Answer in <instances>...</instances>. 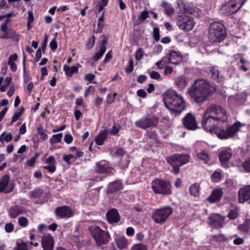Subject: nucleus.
<instances>
[{
  "label": "nucleus",
  "mask_w": 250,
  "mask_h": 250,
  "mask_svg": "<svg viewBox=\"0 0 250 250\" xmlns=\"http://www.w3.org/2000/svg\"><path fill=\"white\" fill-rule=\"evenodd\" d=\"M216 91L214 86L206 80H196L188 88V93L191 99L197 104H201L206 101Z\"/></svg>",
  "instance_id": "1"
},
{
  "label": "nucleus",
  "mask_w": 250,
  "mask_h": 250,
  "mask_svg": "<svg viewBox=\"0 0 250 250\" xmlns=\"http://www.w3.org/2000/svg\"><path fill=\"white\" fill-rule=\"evenodd\" d=\"M164 102L166 107L173 113L179 114L185 107L183 97L175 90H168L165 92Z\"/></svg>",
  "instance_id": "2"
},
{
  "label": "nucleus",
  "mask_w": 250,
  "mask_h": 250,
  "mask_svg": "<svg viewBox=\"0 0 250 250\" xmlns=\"http://www.w3.org/2000/svg\"><path fill=\"white\" fill-rule=\"evenodd\" d=\"M226 34L224 26L220 22H213L209 27L208 38L211 43L223 41L226 38Z\"/></svg>",
  "instance_id": "3"
},
{
  "label": "nucleus",
  "mask_w": 250,
  "mask_h": 250,
  "mask_svg": "<svg viewBox=\"0 0 250 250\" xmlns=\"http://www.w3.org/2000/svg\"><path fill=\"white\" fill-rule=\"evenodd\" d=\"M205 110L221 125L228 124L229 113L221 105L211 104L207 107Z\"/></svg>",
  "instance_id": "4"
},
{
  "label": "nucleus",
  "mask_w": 250,
  "mask_h": 250,
  "mask_svg": "<svg viewBox=\"0 0 250 250\" xmlns=\"http://www.w3.org/2000/svg\"><path fill=\"white\" fill-rule=\"evenodd\" d=\"M190 160V156L188 154H175L167 158V161L172 167V172L178 174L180 172V167L187 164Z\"/></svg>",
  "instance_id": "5"
},
{
  "label": "nucleus",
  "mask_w": 250,
  "mask_h": 250,
  "mask_svg": "<svg viewBox=\"0 0 250 250\" xmlns=\"http://www.w3.org/2000/svg\"><path fill=\"white\" fill-rule=\"evenodd\" d=\"M151 188L157 194L166 195L172 194L171 185L168 180L156 179L152 182Z\"/></svg>",
  "instance_id": "6"
},
{
  "label": "nucleus",
  "mask_w": 250,
  "mask_h": 250,
  "mask_svg": "<svg viewBox=\"0 0 250 250\" xmlns=\"http://www.w3.org/2000/svg\"><path fill=\"white\" fill-rule=\"evenodd\" d=\"M201 124L203 128L207 132H215L216 134L219 132L220 129L218 126L221 125L206 110L203 115Z\"/></svg>",
  "instance_id": "7"
},
{
  "label": "nucleus",
  "mask_w": 250,
  "mask_h": 250,
  "mask_svg": "<svg viewBox=\"0 0 250 250\" xmlns=\"http://www.w3.org/2000/svg\"><path fill=\"white\" fill-rule=\"evenodd\" d=\"M173 209L168 206H165L154 210L152 215V220L157 224H163L172 214Z\"/></svg>",
  "instance_id": "8"
},
{
  "label": "nucleus",
  "mask_w": 250,
  "mask_h": 250,
  "mask_svg": "<svg viewBox=\"0 0 250 250\" xmlns=\"http://www.w3.org/2000/svg\"><path fill=\"white\" fill-rule=\"evenodd\" d=\"M89 230L97 245L101 246L109 242V234L108 232L102 229L99 227L92 226L90 228Z\"/></svg>",
  "instance_id": "9"
},
{
  "label": "nucleus",
  "mask_w": 250,
  "mask_h": 250,
  "mask_svg": "<svg viewBox=\"0 0 250 250\" xmlns=\"http://www.w3.org/2000/svg\"><path fill=\"white\" fill-rule=\"evenodd\" d=\"M159 123L158 118L154 116L145 115L136 121V126L143 129L156 127Z\"/></svg>",
  "instance_id": "10"
},
{
  "label": "nucleus",
  "mask_w": 250,
  "mask_h": 250,
  "mask_svg": "<svg viewBox=\"0 0 250 250\" xmlns=\"http://www.w3.org/2000/svg\"><path fill=\"white\" fill-rule=\"evenodd\" d=\"M247 0H230L229 2L224 5L222 12L228 15H231L240 9Z\"/></svg>",
  "instance_id": "11"
},
{
  "label": "nucleus",
  "mask_w": 250,
  "mask_h": 250,
  "mask_svg": "<svg viewBox=\"0 0 250 250\" xmlns=\"http://www.w3.org/2000/svg\"><path fill=\"white\" fill-rule=\"evenodd\" d=\"M241 126V123L237 122L229 127L226 130L220 129L219 132H217V135L221 139L232 137L239 130Z\"/></svg>",
  "instance_id": "12"
},
{
  "label": "nucleus",
  "mask_w": 250,
  "mask_h": 250,
  "mask_svg": "<svg viewBox=\"0 0 250 250\" xmlns=\"http://www.w3.org/2000/svg\"><path fill=\"white\" fill-rule=\"evenodd\" d=\"M15 187V183L13 180H10L8 175H4L0 179V193H9L11 192Z\"/></svg>",
  "instance_id": "13"
},
{
  "label": "nucleus",
  "mask_w": 250,
  "mask_h": 250,
  "mask_svg": "<svg viewBox=\"0 0 250 250\" xmlns=\"http://www.w3.org/2000/svg\"><path fill=\"white\" fill-rule=\"evenodd\" d=\"M194 24L193 19L186 16L180 17L177 22L179 27L181 29L187 31L192 29Z\"/></svg>",
  "instance_id": "14"
},
{
  "label": "nucleus",
  "mask_w": 250,
  "mask_h": 250,
  "mask_svg": "<svg viewBox=\"0 0 250 250\" xmlns=\"http://www.w3.org/2000/svg\"><path fill=\"white\" fill-rule=\"evenodd\" d=\"M183 124L188 129L195 130L198 128L197 123L194 116L190 113H188L183 118Z\"/></svg>",
  "instance_id": "15"
},
{
  "label": "nucleus",
  "mask_w": 250,
  "mask_h": 250,
  "mask_svg": "<svg viewBox=\"0 0 250 250\" xmlns=\"http://www.w3.org/2000/svg\"><path fill=\"white\" fill-rule=\"evenodd\" d=\"M224 221L225 217L217 214H212L209 217V224L215 229L223 228Z\"/></svg>",
  "instance_id": "16"
},
{
  "label": "nucleus",
  "mask_w": 250,
  "mask_h": 250,
  "mask_svg": "<svg viewBox=\"0 0 250 250\" xmlns=\"http://www.w3.org/2000/svg\"><path fill=\"white\" fill-rule=\"evenodd\" d=\"M55 213L58 217L62 218H69L73 215V211L71 208L67 206L58 207L55 209Z\"/></svg>",
  "instance_id": "17"
},
{
  "label": "nucleus",
  "mask_w": 250,
  "mask_h": 250,
  "mask_svg": "<svg viewBox=\"0 0 250 250\" xmlns=\"http://www.w3.org/2000/svg\"><path fill=\"white\" fill-rule=\"evenodd\" d=\"M26 209L23 207L14 205L10 208L8 210V214L12 218H16L19 215L26 213Z\"/></svg>",
  "instance_id": "18"
},
{
  "label": "nucleus",
  "mask_w": 250,
  "mask_h": 250,
  "mask_svg": "<svg viewBox=\"0 0 250 250\" xmlns=\"http://www.w3.org/2000/svg\"><path fill=\"white\" fill-rule=\"evenodd\" d=\"M238 196L239 202L241 203L250 200V186L241 188L238 192Z\"/></svg>",
  "instance_id": "19"
},
{
  "label": "nucleus",
  "mask_w": 250,
  "mask_h": 250,
  "mask_svg": "<svg viewBox=\"0 0 250 250\" xmlns=\"http://www.w3.org/2000/svg\"><path fill=\"white\" fill-rule=\"evenodd\" d=\"M96 172L99 173H110L112 172L113 168L109 166L105 162H97L96 164L95 169Z\"/></svg>",
  "instance_id": "20"
},
{
  "label": "nucleus",
  "mask_w": 250,
  "mask_h": 250,
  "mask_svg": "<svg viewBox=\"0 0 250 250\" xmlns=\"http://www.w3.org/2000/svg\"><path fill=\"white\" fill-rule=\"evenodd\" d=\"M42 245L43 250H52L54 247V240L50 234H47L42 237Z\"/></svg>",
  "instance_id": "21"
},
{
  "label": "nucleus",
  "mask_w": 250,
  "mask_h": 250,
  "mask_svg": "<svg viewBox=\"0 0 250 250\" xmlns=\"http://www.w3.org/2000/svg\"><path fill=\"white\" fill-rule=\"evenodd\" d=\"M108 222L110 224L117 223L120 220L118 210L115 208L110 209L106 214Z\"/></svg>",
  "instance_id": "22"
},
{
  "label": "nucleus",
  "mask_w": 250,
  "mask_h": 250,
  "mask_svg": "<svg viewBox=\"0 0 250 250\" xmlns=\"http://www.w3.org/2000/svg\"><path fill=\"white\" fill-rule=\"evenodd\" d=\"M107 43V38L105 36H104V40L102 41L100 45L99 51L95 53L92 57V59L94 61H97L100 59L104 54L106 51V45Z\"/></svg>",
  "instance_id": "23"
},
{
  "label": "nucleus",
  "mask_w": 250,
  "mask_h": 250,
  "mask_svg": "<svg viewBox=\"0 0 250 250\" xmlns=\"http://www.w3.org/2000/svg\"><path fill=\"white\" fill-rule=\"evenodd\" d=\"M223 195V191L221 188L215 189L208 197V200L210 203L218 202L221 200Z\"/></svg>",
  "instance_id": "24"
},
{
  "label": "nucleus",
  "mask_w": 250,
  "mask_h": 250,
  "mask_svg": "<svg viewBox=\"0 0 250 250\" xmlns=\"http://www.w3.org/2000/svg\"><path fill=\"white\" fill-rule=\"evenodd\" d=\"M123 188V184L120 180H117L113 182L110 183L108 185V192L113 193Z\"/></svg>",
  "instance_id": "25"
},
{
  "label": "nucleus",
  "mask_w": 250,
  "mask_h": 250,
  "mask_svg": "<svg viewBox=\"0 0 250 250\" xmlns=\"http://www.w3.org/2000/svg\"><path fill=\"white\" fill-rule=\"evenodd\" d=\"M231 157V153L227 150H222L219 154V159L221 164L224 167L227 166V163Z\"/></svg>",
  "instance_id": "26"
},
{
  "label": "nucleus",
  "mask_w": 250,
  "mask_h": 250,
  "mask_svg": "<svg viewBox=\"0 0 250 250\" xmlns=\"http://www.w3.org/2000/svg\"><path fill=\"white\" fill-rule=\"evenodd\" d=\"M171 63L177 65L182 61V57L177 52L171 51L169 54Z\"/></svg>",
  "instance_id": "27"
},
{
  "label": "nucleus",
  "mask_w": 250,
  "mask_h": 250,
  "mask_svg": "<svg viewBox=\"0 0 250 250\" xmlns=\"http://www.w3.org/2000/svg\"><path fill=\"white\" fill-rule=\"evenodd\" d=\"M115 241L117 247L120 250L125 249L128 244V240L123 236L116 237Z\"/></svg>",
  "instance_id": "28"
},
{
  "label": "nucleus",
  "mask_w": 250,
  "mask_h": 250,
  "mask_svg": "<svg viewBox=\"0 0 250 250\" xmlns=\"http://www.w3.org/2000/svg\"><path fill=\"white\" fill-rule=\"evenodd\" d=\"M174 82L177 86L181 89L185 88L188 84V80L183 76L176 77L174 79Z\"/></svg>",
  "instance_id": "29"
},
{
  "label": "nucleus",
  "mask_w": 250,
  "mask_h": 250,
  "mask_svg": "<svg viewBox=\"0 0 250 250\" xmlns=\"http://www.w3.org/2000/svg\"><path fill=\"white\" fill-rule=\"evenodd\" d=\"M210 70L211 72V77L214 80L218 82H221L223 81V78L220 75V71L217 67H211Z\"/></svg>",
  "instance_id": "30"
},
{
  "label": "nucleus",
  "mask_w": 250,
  "mask_h": 250,
  "mask_svg": "<svg viewBox=\"0 0 250 250\" xmlns=\"http://www.w3.org/2000/svg\"><path fill=\"white\" fill-rule=\"evenodd\" d=\"M107 138V134L106 131H101L95 138V142L98 145H102Z\"/></svg>",
  "instance_id": "31"
},
{
  "label": "nucleus",
  "mask_w": 250,
  "mask_h": 250,
  "mask_svg": "<svg viewBox=\"0 0 250 250\" xmlns=\"http://www.w3.org/2000/svg\"><path fill=\"white\" fill-rule=\"evenodd\" d=\"M63 71L67 76H71L75 73H77L78 72V67L76 66H73L69 67L67 64L63 65Z\"/></svg>",
  "instance_id": "32"
},
{
  "label": "nucleus",
  "mask_w": 250,
  "mask_h": 250,
  "mask_svg": "<svg viewBox=\"0 0 250 250\" xmlns=\"http://www.w3.org/2000/svg\"><path fill=\"white\" fill-rule=\"evenodd\" d=\"M5 38L6 39H15L17 42H18L20 39V36L17 34L16 32L12 29H9L5 32ZM4 38V37H3Z\"/></svg>",
  "instance_id": "33"
},
{
  "label": "nucleus",
  "mask_w": 250,
  "mask_h": 250,
  "mask_svg": "<svg viewBox=\"0 0 250 250\" xmlns=\"http://www.w3.org/2000/svg\"><path fill=\"white\" fill-rule=\"evenodd\" d=\"M238 229L242 232H248L250 230V218L247 219L242 224L239 225Z\"/></svg>",
  "instance_id": "34"
},
{
  "label": "nucleus",
  "mask_w": 250,
  "mask_h": 250,
  "mask_svg": "<svg viewBox=\"0 0 250 250\" xmlns=\"http://www.w3.org/2000/svg\"><path fill=\"white\" fill-rule=\"evenodd\" d=\"M13 139V136L11 133H7L5 132H3L0 135V142L1 143L6 142L8 143L11 141Z\"/></svg>",
  "instance_id": "35"
},
{
  "label": "nucleus",
  "mask_w": 250,
  "mask_h": 250,
  "mask_svg": "<svg viewBox=\"0 0 250 250\" xmlns=\"http://www.w3.org/2000/svg\"><path fill=\"white\" fill-rule=\"evenodd\" d=\"M199 186L197 184L192 185L189 188V192L191 195L197 196L199 193Z\"/></svg>",
  "instance_id": "36"
},
{
  "label": "nucleus",
  "mask_w": 250,
  "mask_h": 250,
  "mask_svg": "<svg viewBox=\"0 0 250 250\" xmlns=\"http://www.w3.org/2000/svg\"><path fill=\"white\" fill-rule=\"evenodd\" d=\"M161 5L165 8V12L167 15H171L174 13V9L170 4L165 1H163L161 3Z\"/></svg>",
  "instance_id": "37"
},
{
  "label": "nucleus",
  "mask_w": 250,
  "mask_h": 250,
  "mask_svg": "<svg viewBox=\"0 0 250 250\" xmlns=\"http://www.w3.org/2000/svg\"><path fill=\"white\" fill-rule=\"evenodd\" d=\"M62 138V133H58L53 135L52 138L50 139V143L51 144H57L60 142Z\"/></svg>",
  "instance_id": "38"
},
{
  "label": "nucleus",
  "mask_w": 250,
  "mask_h": 250,
  "mask_svg": "<svg viewBox=\"0 0 250 250\" xmlns=\"http://www.w3.org/2000/svg\"><path fill=\"white\" fill-rule=\"evenodd\" d=\"M197 155L198 158L203 160L205 163L206 164L208 162L209 160V157L208 154L206 152L202 151L198 153Z\"/></svg>",
  "instance_id": "39"
},
{
  "label": "nucleus",
  "mask_w": 250,
  "mask_h": 250,
  "mask_svg": "<svg viewBox=\"0 0 250 250\" xmlns=\"http://www.w3.org/2000/svg\"><path fill=\"white\" fill-rule=\"evenodd\" d=\"M95 40L96 38L94 35H92L87 39L85 45L88 49H90L93 48L95 44Z\"/></svg>",
  "instance_id": "40"
},
{
  "label": "nucleus",
  "mask_w": 250,
  "mask_h": 250,
  "mask_svg": "<svg viewBox=\"0 0 250 250\" xmlns=\"http://www.w3.org/2000/svg\"><path fill=\"white\" fill-rule=\"evenodd\" d=\"M38 133L40 135L41 139L43 141L48 138V135L46 133V130L42 126L38 127Z\"/></svg>",
  "instance_id": "41"
},
{
  "label": "nucleus",
  "mask_w": 250,
  "mask_h": 250,
  "mask_svg": "<svg viewBox=\"0 0 250 250\" xmlns=\"http://www.w3.org/2000/svg\"><path fill=\"white\" fill-rule=\"evenodd\" d=\"M11 81L12 78L11 77H6L5 79L4 84L0 87V91L1 92H4L6 90V88L9 85Z\"/></svg>",
  "instance_id": "42"
},
{
  "label": "nucleus",
  "mask_w": 250,
  "mask_h": 250,
  "mask_svg": "<svg viewBox=\"0 0 250 250\" xmlns=\"http://www.w3.org/2000/svg\"><path fill=\"white\" fill-rule=\"evenodd\" d=\"M42 194V191L40 189H35L30 192L31 197L38 198Z\"/></svg>",
  "instance_id": "43"
},
{
  "label": "nucleus",
  "mask_w": 250,
  "mask_h": 250,
  "mask_svg": "<svg viewBox=\"0 0 250 250\" xmlns=\"http://www.w3.org/2000/svg\"><path fill=\"white\" fill-rule=\"evenodd\" d=\"M28 220L25 217H20L18 219L19 225L22 228L26 227L28 226Z\"/></svg>",
  "instance_id": "44"
},
{
  "label": "nucleus",
  "mask_w": 250,
  "mask_h": 250,
  "mask_svg": "<svg viewBox=\"0 0 250 250\" xmlns=\"http://www.w3.org/2000/svg\"><path fill=\"white\" fill-rule=\"evenodd\" d=\"M238 215V212L237 208H234L231 210L228 215V217L230 219H235Z\"/></svg>",
  "instance_id": "45"
},
{
  "label": "nucleus",
  "mask_w": 250,
  "mask_h": 250,
  "mask_svg": "<svg viewBox=\"0 0 250 250\" xmlns=\"http://www.w3.org/2000/svg\"><path fill=\"white\" fill-rule=\"evenodd\" d=\"M131 250H146V247L142 244H134L132 246Z\"/></svg>",
  "instance_id": "46"
},
{
  "label": "nucleus",
  "mask_w": 250,
  "mask_h": 250,
  "mask_svg": "<svg viewBox=\"0 0 250 250\" xmlns=\"http://www.w3.org/2000/svg\"><path fill=\"white\" fill-rule=\"evenodd\" d=\"M221 178V173L218 171L214 172L211 176L212 180L214 182L219 181Z\"/></svg>",
  "instance_id": "47"
},
{
  "label": "nucleus",
  "mask_w": 250,
  "mask_h": 250,
  "mask_svg": "<svg viewBox=\"0 0 250 250\" xmlns=\"http://www.w3.org/2000/svg\"><path fill=\"white\" fill-rule=\"evenodd\" d=\"M144 54V51L142 48H139L136 52L135 59L137 61L140 60Z\"/></svg>",
  "instance_id": "48"
},
{
  "label": "nucleus",
  "mask_w": 250,
  "mask_h": 250,
  "mask_svg": "<svg viewBox=\"0 0 250 250\" xmlns=\"http://www.w3.org/2000/svg\"><path fill=\"white\" fill-rule=\"evenodd\" d=\"M149 76L151 79L155 80H159L161 77L160 74L155 71H152L149 73Z\"/></svg>",
  "instance_id": "49"
},
{
  "label": "nucleus",
  "mask_w": 250,
  "mask_h": 250,
  "mask_svg": "<svg viewBox=\"0 0 250 250\" xmlns=\"http://www.w3.org/2000/svg\"><path fill=\"white\" fill-rule=\"evenodd\" d=\"M148 16V12L146 11H143L139 16V20L140 22H143Z\"/></svg>",
  "instance_id": "50"
},
{
  "label": "nucleus",
  "mask_w": 250,
  "mask_h": 250,
  "mask_svg": "<svg viewBox=\"0 0 250 250\" xmlns=\"http://www.w3.org/2000/svg\"><path fill=\"white\" fill-rule=\"evenodd\" d=\"M153 35L155 41H158L159 40V30L158 28L154 27L153 28Z\"/></svg>",
  "instance_id": "51"
},
{
  "label": "nucleus",
  "mask_w": 250,
  "mask_h": 250,
  "mask_svg": "<svg viewBox=\"0 0 250 250\" xmlns=\"http://www.w3.org/2000/svg\"><path fill=\"white\" fill-rule=\"evenodd\" d=\"M14 225L11 223H9L5 225V230L8 233L11 232L14 230Z\"/></svg>",
  "instance_id": "52"
},
{
  "label": "nucleus",
  "mask_w": 250,
  "mask_h": 250,
  "mask_svg": "<svg viewBox=\"0 0 250 250\" xmlns=\"http://www.w3.org/2000/svg\"><path fill=\"white\" fill-rule=\"evenodd\" d=\"M49 45L51 49L53 51H54L57 49L58 45L55 38H54L53 40H52L50 42Z\"/></svg>",
  "instance_id": "53"
},
{
  "label": "nucleus",
  "mask_w": 250,
  "mask_h": 250,
  "mask_svg": "<svg viewBox=\"0 0 250 250\" xmlns=\"http://www.w3.org/2000/svg\"><path fill=\"white\" fill-rule=\"evenodd\" d=\"M133 70V61L132 59L129 60L128 65L125 68L126 72H131Z\"/></svg>",
  "instance_id": "54"
},
{
  "label": "nucleus",
  "mask_w": 250,
  "mask_h": 250,
  "mask_svg": "<svg viewBox=\"0 0 250 250\" xmlns=\"http://www.w3.org/2000/svg\"><path fill=\"white\" fill-rule=\"evenodd\" d=\"M243 167L246 171L250 172V157L244 163Z\"/></svg>",
  "instance_id": "55"
},
{
  "label": "nucleus",
  "mask_w": 250,
  "mask_h": 250,
  "mask_svg": "<svg viewBox=\"0 0 250 250\" xmlns=\"http://www.w3.org/2000/svg\"><path fill=\"white\" fill-rule=\"evenodd\" d=\"M43 168L47 170L48 171L53 173L56 170V167L55 164H50L47 166H43Z\"/></svg>",
  "instance_id": "56"
},
{
  "label": "nucleus",
  "mask_w": 250,
  "mask_h": 250,
  "mask_svg": "<svg viewBox=\"0 0 250 250\" xmlns=\"http://www.w3.org/2000/svg\"><path fill=\"white\" fill-rule=\"evenodd\" d=\"M16 250H29L27 245L25 243H20L18 245Z\"/></svg>",
  "instance_id": "57"
},
{
  "label": "nucleus",
  "mask_w": 250,
  "mask_h": 250,
  "mask_svg": "<svg viewBox=\"0 0 250 250\" xmlns=\"http://www.w3.org/2000/svg\"><path fill=\"white\" fill-rule=\"evenodd\" d=\"M73 140V137L69 133H67L65 135L64 141L67 144H70Z\"/></svg>",
  "instance_id": "58"
},
{
  "label": "nucleus",
  "mask_w": 250,
  "mask_h": 250,
  "mask_svg": "<svg viewBox=\"0 0 250 250\" xmlns=\"http://www.w3.org/2000/svg\"><path fill=\"white\" fill-rule=\"evenodd\" d=\"M104 12H103L101 16L98 19V22L97 23V25L99 28H101V29H102L103 27V25L100 22H103L104 21Z\"/></svg>",
  "instance_id": "59"
},
{
  "label": "nucleus",
  "mask_w": 250,
  "mask_h": 250,
  "mask_svg": "<svg viewBox=\"0 0 250 250\" xmlns=\"http://www.w3.org/2000/svg\"><path fill=\"white\" fill-rule=\"evenodd\" d=\"M137 95L139 97L144 98L146 97V93L144 90L140 89L137 90Z\"/></svg>",
  "instance_id": "60"
},
{
  "label": "nucleus",
  "mask_w": 250,
  "mask_h": 250,
  "mask_svg": "<svg viewBox=\"0 0 250 250\" xmlns=\"http://www.w3.org/2000/svg\"><path fill=\"white\" fill-rule=\"evenodd\" d=\"M161 61L163 63L162 64H164V66L165 67L167 64L170 63L169 56H166L163 57Z\"/></svg>",
  "instance_id": "61"
},
{
  "label": "nucleus",
  "mask_w": 250,
  "mask_h": 250,
  "mask_svg": "<svg viewBox=\"0 0 250 250\" xmlns=\"http://www.w3.org/2000/svg\"><path fill=\"white\" fill-rule=\"evenodd\" d=\"M126 235L128 236H133L134 234V229L132 227H128L126 229Z\"/></svg>",
  "instance_id": "62"
},
{
  "label": "nucleus",
  "mask_w": 250,
  "mask_h": 250,
  "mask_svg": "<svg viewBox=\"0 0 250 250\" xmlns=\"http://www.w3.org/2000/svg\"><path fill=\"white\" fill-rule=\"evenodd\" d=\"M74 158V156L72 154L65 155L63 156V160L68 164H70V160Z\"/></svg>",
  "instance_id": "63"
},
{
  "label": "nucleus",
  "mask_w": 250,
  "mask_h": 250,
  "mask_svg": "<svg viewBox=\"0 0 250 250\" xmlns=\"http://www.w3.org/2000/svg\"><path fill=\"white\" fill-rule=\"evenodd\" d=\"M146 77L144 75H139L137 79V81L140 83H142L146 80Z\"/></svg>",
  "instance_id": "64"
}]
</instances>
